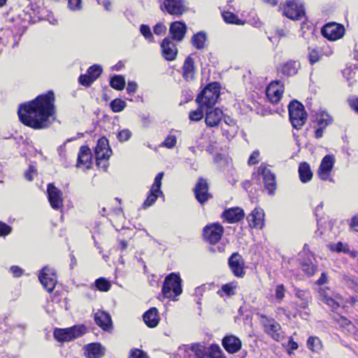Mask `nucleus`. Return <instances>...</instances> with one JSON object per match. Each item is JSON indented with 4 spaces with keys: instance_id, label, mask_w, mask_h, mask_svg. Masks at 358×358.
<instances>
[{
    "instance_id": "f257e3e1",
    "label": "nucleus",
    "mask_w": 358,
    "mask_h": 358,
    "mask_svg": "<svg viewBox=\"0 0 358 358\" xmlns=\"http://www.w3.org/2000/svg\"><path fill=\"white\" fill-rule=\"evenodd\" d=\"M55 113L52 91L40 94L32 101L20 103L17 109L20 121L34 129L49 127L55 120Z\"/></svg>"
},
{
    "instance_id": "f03ea898",
    "label": "nucleus",
    "mask_w": 358,
    "mask_h": 358,
    "mask_svg": "<svg viewBox=\"0 0 358 358\" xmlns=\"http://www.w3.org/2000/svg\"><path fill=\"white\" fill-rule=\"evenodd\" d=\"M184 350L185 356L187 358H220L221 353L218 345H211L210 348H206L199 343L185 346Z\"/></svg>"
},
{
    "instance_id": "7ed1b4c3",
    "label": "nucleus",
    "mask_w": 358,
    "mask_h": 358,
    "mask_svg": "<svg viewBox=\"0 0 358 358\" xmlns=\"http://www.w3.org/2000/svg\"><path fill=\"white\" fill-rule=\"evenodd\" d=\"M220 90L218 83H210L197 95L196 101L201 107L213 108L220 98Z\"/></svg>"
},
{
    "instance_id": "20e7f679",
    "label": "nucleus",
    "mask_w": 358,
    "mask_h": 358,
    "mask_svg": "<svg viewBox=\"0 0 358 358\" xmlns=\"http://www.w3.org/2000/svg\"><path fill=\"white\" fill-rule=\"evenodd\" d=\"M162 294L167 299H176L182 292V280L178 273H171L164 279L162 289Z\"/></svg>"
},
{
    "instance_id": "39448f33",
    "label": "nucleus",
    "mask_w": 358,
    "mask_h": 358,
    "mask_svg": "<svg viewBox=\"0 0 358 358\" xmlns=\"http://www.w3.org/2000/svg\"><path fill=\"white\" fill-rule=\"evenodd\" d=\"M289 120L294 128L300 129L306 122L307 115L304 106L298 101H292L288 106Z\"/></svg>"
},
{
    "instance_id": "423d86ee",
    "label": "nucleus",
    "mask_w": 358,
    "mask_h": 358,
    "mask_svg": "<svg viewBox=\"0 0 358 358\" xmlns=\"http://www.w3.org/2000/svg\"><path fill=\"white\" fill-rule=\"evenodd\" d=\"M85 332L84 325H76L66 329H55L54 337L59 342H68L82 336Z\"/></svg>"
},
{
    "instance_id": "0eeeda50",
    "label": "nucleus",
    "mask_w": 358,
    "mask_h": 358,
    "mask_svg": "<svg viewBox=\"0 0 358 358\" xmlns=\"http://www.w3.org/2000/svg\"><path fill=\"white\" fill-rule=\"evenodd\" d=\"M187 5V0H164L160 9L171 15L181 16L186 13Z\"/></svg>"
},
{
    "instance_id": "6e6552de",
    "label": "nucleus",
    "mask_w": 358,
    "mask_h": 358,
    "mask_svg": "<svg viewBox=\"0 0 358 358\" xmlns=\"http://www.w3.org/2000/svg\"><path fill=\"white\" fill-rule=\"evenodd\" d=\"M335 162L336 158L334 155H327L322 158L317 172V175L320 180L334 182V180L331 178V174Z\"/></svg>"
},
{
    "instance_id": "1a4fd4ad",
    "label": "nucleus",
    "mask_w": 358,
    "mask_h": 358,
    "mask_svg": "<svg viewBox=\"0 0 358 358\" xmlns=\"http://www.w3.org/2000/svg\"><path fill=\"white\" fill-rule=\"evenodd\" d=\"M333 122L332 117L324 110L317 111L315 115V119L313 120V127L315 129V137L320 138L323 136V131L327 126Z\"/></svg>"
},
{
    "instance_id": "9d476101",
    "label": "nucleus",
    "mask_w": 358,
    "mask_h": 358,
    "mask_svg": "<svg viewBox=\"0 0 358 358\" xmlns=\"http://www.w3.org/2000/svg\"><path fill=\"white\" fill-rule=\"evenodd\" d=\"M38 280L48 292H52L54 290L57 282L55 271L48 266H45L41 270Z\"/></svg>"
},
{
    "instance_id": "9b49d317",
    "label": "nucleus",
    "mask_w": 358,
    "mask_h": 358,
    "mask_svg": "<svg viewBox=\"0 0 358 358\" xmlns=\"http://www.w3.org/2000/svg\"><path fill=\"white\" fill-rule=\"evenodd\" d=\"M224 233V228L217 223L206 225L203 229L204 240L211 245L217 243Z\"/></svg>"
},
{
    "instance_id": "f8f14e48",
    "label": "nucleus",
    "mask_w": 358,
    "mask_h": 358,
    "mask_svg": "<svg viewBox=\"0 0 358 358\" xmlns=\"http://www.w3.org/2000/svg\"><path fill=\"white\" fill-rule=\"evenodd\" d=\"M258 173L262 176L264 188L271 195L274 194L276 189V178L275 173L264 164H262L258 169Z\"/></svg>"
},
{
    "instance_id": "ddd939ff",
    "label": "nucleus",
    "mask_w": 358,
    "mask_h": 358,
    "mask_svg": "<svg viewBox=\"0 0 358 358\" xmlns=\"http://www.w3.org/2000/svg\"><path fill=\"white\" fill-rule=\"evenodd\" d=\"M283 15L292 20H299L305 15V9L302 4L295 1H287L284 4Z\"/></svg>"
},
{
    "instance_id": "4468645a",
    "label": "nucleus",
    "mask_w": 358,
    "mask_h": 358,
    "mask_svg": "<svg viewBox=\"0 0 358 358\" xmlns=\"http://www.w3.org/2000/svg\"><path fill=\"white\" fill-rule=\"evenodd\" d=\"M24 31V27H23L21 33H20V31H17L15 34L14 33V30L11 29H0V45L6 46L10 44L13 48L17 46L22 34Z\"/></svg>"
},
{
    "instance_id": "2eb2a0df",
    "label": "nucleus",
    "mask_w": 358,
    "mask_h": 358,
    "mask_svg": "<svg viewBox=\"0 0 358 358\" xmlns=\"http://www.w3.org/2000/svg\"><path fill=\"white\" fill-rule=\"evenodd\" d=\"M229 267L232 273L238 278H243L245 274V262L238 252H234L228 259Z\"/></svg>"
},
{
    "instance_id": "dca6fc26",
    "label": "nucleus",
    "mask_w": 358,
    "mask_h": 358,
    "mask_svg": "<svg viewBox=\"0 0 358 358\" xmlns=\"http://www.w3.org/2000/svg\"><path fill=\"white\" fill-rule=\"evenodd\" d=\"M322 34L326 38L330 41H336L343 36L345 28L340 24L331 22L323 27Z\"/></svg>"
},
{
    "instance_id": "f3484780",
    "label": "nucleus",
    "mask_w": 358,
    "mask_h": 358,
    "mask_svg": "<svg viewBox=\"0 0 358 358\" xmlns=\"http://www.w3.org/2000/svg\"><path fill=\"white\" fill-rule=\"evenodd\" d=\"M209 185L207 180L203 178H199L194 188V193L197 201L201 204H204L210 197L208 192Z\"/></svg>"
},
{
    "instance_id": "a211bd4d",
    "label": "nucleus",
    "mask_w": 358,
    "mask_h": 358,
    "mask_svg": "<svg viewBox=\"0 0 358 358\" xmlns=\"http://www.w3.org/2000/svg\"><path fill=\"white\" fill-rule=\"evenodd\" d=\"M102 67L99 64L91 66L87 71V74L80 76L79 83L83 86H90L101 74Z\"/></svg>"
},
{
    "instance_id": "6ab92c4d",
    "label": "nucleus",
    "mask_w": 358,
    "mask_h": 358,
    "mask_svg": "<svg viewBox=\"0 0 358 358\" xmlns=\"http://www.w3.org/2000/svg\"><path fill=\"white\" fill-rule=\"evenodd\" d=\"M48 198L51 207L55 210H60L63 206L62 192L53 184L50 183L47 189Z\"/></svg>"
},
{
    "instance_id": "aec40b11",
    "label": "nucleus",
    "mask_w": 358,
    "mask_h": 358,
    "mask_svg": "<svg viewBox=\"0 0 358 358\" xmlns=\"http://www.w3.org/2000/svg\"><path fill=\"white\" fill-rule=\"evenodd\" d=\"M162 55L166 61H173L178 55V48L169 38H165L161 43Z\"/></svg>"
},
{
    "instance_id": "412c9836",
    "label": "nucleus",
    "mask_w": 358,
    "mask_h": 358,
    "mask_svg": "<svg viewBox=\"0 0 358 358\" xmlns=\"http://www.w3.org/2000/svg\"><path fill=\"white\" fill-rule=\"evenodd\" d=\"M94 320L95 323L103 331L111 332L113 327L111 317L109 313L98 310L94 314Z\"/></svg>"
},
{
    "instance_id": "4be33fe9",
    "label": "nucleus",
    "mask_w": 358,
    "mask_h": 358,
    "mask_svg": "<svg viewBox=\"0 0 358 358\" xmlns=\"http://www.w3.org/2000/svg\"><path fill=\"white\" fill-rule=\"evenodd\" d=\"M94 153L97 164L102 159H108L112 154V150L109 147L108 141L106 138L102 137L97 141L94 149Z\"/></svg>"
},
{
    "instance_id": "5701e85b",
    "label": "nucleus",
    "mask_w": 358,
    "mask_h": 358,
    "mask_svg": "<svg viewBox=\"0 0 358 358\" xmlns=\"http://www.w3.org/2000/svg\"><path fill=\"white\" fill-rule=\"evenodd\" d=\"M205 122L208 127H217L223 117V112L219 108H207L205 110Z\"/></svg>"
},
{
    "instance_id": "b1692460",
    "label": "nucleus",
    "mask_w": 358,
    "mask_h": 358,
    "mask_svg": "<svg viewBox=\"0 0 358 358\" xmlns=\"http://www.w3.org/2000/svg\"><path fill=\"white\" fill-rule=\"evenodd\" d=\"M284 86L281 82L276 80L270 83L266 89V96L269 101L275 103H278L282 94Z\"/></svg>"
},
{
    "instance_id": "393cba45",
    "label": "nucleus",
    "mask_w": 358,
    "mask_h": 358,
    "mask_svg": "<svg viewBox=\"0 0 358 358\" xmlns=\"http://www.w3.org/2000/svg\"><path fill=\"white\" fill-rule=\"evenodd\" d=\"M264 213L260 208H255L247 217L250 227L262 229L264 224Z\"/></svg>"
},
{
    "instance_id": "a878e982",
    "label": "nucleus",
    "mask_w": 358,
    "mask_h": 358,
    "mask_svg": "<svg viewBox=\"0 0 358 358\" xmlns=\"http://www.w3.org/2000/svg\"><path fill=\"white\" fill-rule=\"evenodd\" d=\"M222 345L229 353L234 354L241 350L242 342L235 336H226L222 339Z\"/></svg>"
},
{
    "instance_id": "bb28decb",
    "label": "nucleus",
    "mask_w": 358,
    "mask_h": 358,
    "mask_svg": "<svg viewBox=\"0 0 358 358\" xmlns=\"http://www.w3.org/2000/svg\"><path fill=\"white\" fill-rule=\"evenodd\" d=\"M85 355L87 358H102L105 348L99 343H92L84 346Z\"/></svg>"
},
{
    "instance_id": "cd10ccee",
    "label": "nucleus",
    "mask_w": 358,
    "mask_h": 358,
    "mask_svg": "<svg viewBox=\"0 0 358 358\" xmlns=\"http://www.w3.org/2000/svg\"><path fill=\"white\" fill-rule=\"evenodd\" d=\"M187 26L185 22L176 21L170 25L169 33L173 40L181 41L185 37Z\"/></svg>"
},
{
    "instance_id": "c85d7f7f",
    "label": "nucleus",
    "mask_w": 358,
    "mask_h": 358,
    "mask_svg": "<svg viewBox=\"0 0 358 358\" xmlns=\"http://www.w3.org/2000/svg\"><path fill=\"white\" fill-rule=\"evenodd\" d=\"M92 152L90 149L85 145L80 147L77 160L78 167L89 169L91 166Z\"/></svg>"
},
{
    "instance_id": "c756f323",
    "label": "nucleus",
    "mask_w": 358,
    "mask_h": 358,
    "mask_svg": "<svg viewBox=\"0 0 358 358\" xmlns=\"http://www.w3.org/2000/svg\"><path fill=\"white\" fill-rule=\"evenodd\" d=\"M222 217L228 223L238 222L243 218L244 211L238 207L229 208L222 213Z\"/></svg>"
},
{
    "instance_id": "7c9ffc66",
    "label": "nucleus",
    "mask_w": 358,
    "mask_h": 358,
    "mask_svg": "<svg viewBox=\"0 0 358 358\" xmlns=\"http://www.w3.org/2000/svg\"><path fill=\"white\" fill-rule=\"evenodd\" d=\"M265 331L275 341H279L284 337L280 325L274 320L264 326Z\"/></svg>"
},
{
    "instance_id": "2f4dec72",
    "label": "nucleus",
    "mask_w": 358,
    "mask_h": 358,
    "mask_svg": "<svg viewBox=\"0 0 358 358\" xmlns=\"http://www.w3.org/2000/svg\"><path fill=\"white\" fill-rule=\"evenodd\" d=\"M143 317L145 324L150 328H154L157 327L159 322L158 310L155 307L151 308L147 310L143 314Z\"/></svg>"
},
{
    "instance_id": "473e14b6",
    "label": "nucleus",
    "mask_w": 358,
    "mask_h": 358,
    "mask_svg": "<svg viewBox=\"0 0 358 358\" xmlns=\"http://www.w3.org/2000/svg\"><path fill=\"white\" fill-rule=\"evenodd\" d=\"M195 66L194 62L192 57L188 56L183 64L182 66V77L186 80H192L194 78Z\"/></svg>"
},
{
    "instance_id": "72a5a7b5",
    "label": "nucleus",
    "mask_w": 358,
    "mask_h": 358,
    "mask_svg": "<svg viewBox=\"0 0 358 358\" xmlns=\"http://www.w3.org/2000/svg\"><path fill=\"white\" fill-rule=\"evenodd\" d=\"M299 175L300 180L303 183L309 182L313 178V172L310 165L307 162H301L299 166Z\"/></svg>"
},
{
    "instance_id": "f704fd0d",
    "label": "nucleus",
    "mask_w": 358,
    "mask_h": 358,
    "mask_svg": "<svg viewBox=\"0 0 358 358\" xmlns=\"http://www.w3.org/2000/svg\"><path fill=\"white\" fill-rule=\"evenodd\" d=\"M206 33L205 31H201L192 36L191 43L196 50H203L206 46Z\"/></svg>"
},
{
    "instance_id": "c9c22d12",
    "label": "nucleus",
    "mask_w": 358,
    "mask_h": 358,
    "mask_svg": "<svg viewBox=\"0 0 358 358\" xmlns=\"http://www.w3.org/2000/svg\"><path fill=\"white\" fill-rule=\"evenodd\" d=\"M295 296L297 298L296 304L301 308H306L308 306L309 299L310 298V292L303 290H296Z\"/></svg>"
},
{
    "instance_id": "e433bc0d",
    "label": "nucleus",
    "mask_w": 358,
    "mask_h": 358,
    "mask_svg": "<svg viewBox=\"0 0 358 358\" xmlns=\"http://www.w3.org/2000/svg\"><path fill=\"white\" fill-rule=\"evenodd\" d=\"M299 63L294 61H289L281 67V72L283 75L287 76H292L297 73Z\"/></svg>"
},
{
    "instance_id": "4c0bfd02",
    "label": "nucleus",
    "mask_w": 358,
    "mask_h": 358,
    "mask_svg": "<svg viewBox=\"0 0 358 358\" xmlns=\"http://www.w3.org/2000/svg\"><path fill=\"white\" fill-rule=\"evenodd\" d=\"M159 196H164L163 192H158L150 188L148 196L143 204V208L145 209L152 206Z\"/></svg>"
},
{
    "instance_id": "58836bf2",
    "label": "nucleus",
    "mask_w": 358,
    "mask_h": 358,
    "mask_svg": "<svg viewBox=\"0 0 358 358\" xmlns=\"http://www.w3.org/2000/svg\"><path fill=\"white\" fill-rule=\"evenodd\" d=\"M110 85L116 90H122L125 87V80L122 76L115 75L110 78Z\"/></svg>"
},
{
    "instance_id": "ea45409f",
    "label": "nucleus",
    "mask_w": 358,
    "mask_h": 358,
    "mask_svg": "<svg viewBox=\"0 0 358 358\" xmlns=\"http://www.w3.org/2000/svg\"><path fill=\"white\" fill-rule=\"evenodd\" d=\"M343 282L350 289L358 292V278L350 275L344 274L342 278Z\"/></svg>"
},
{
    "instance_id": "a19ab883",
    "label": "nucleus",
    "mask_w": 358,
    "mask_h": 358,
    "mask_svg": "<svg viewBox=\"0 0 358 358\" xmlns=\"http://www.w3.org/2000/svg\"><path fill=\"white\" fill-rule=\"evenodd\" d=\"M126 106V102L120 99H115L110 103V108L113 113H120L122 111Z\"/></svg>"
},
{
    "instance_id": "79ce46f5",
    "label": "nucleus",
    "mask_w": 358,
    "mask_h": 358,
    "mask_svg": "<svg viewBox=\"0 0 358 358\" xmlns=\"http://www.w3.org/2000/svg\"><path fill=\"white\" fill-rule=\"evenodd\" d=\"M96 287L101 292H107L111 285L110 282L105 278H99L95 280Z\"/></svg>"
},
{
    "instance_id": "37998d69",
    "label": "nucleus",
    "mask_w": 358,
    "mask_h": 358,
    "mask_svg": "<svg viewBox=\"0 0 358 358\" xmlns=\"http://www.w3.org/2000/svg\"><path fill=\"white\" fill-rule=\"evenodd\" d=\"M206 108L201 107L199 106V108L193 111H191L189 114V118L191 121L198 122L201 120L203 117V114L205 113Z\"/></svg>"
},
{
    "instance_id": "c03bdc74",
    "label": "nucleus",
    "mask_w": 358,
    "mask_h": 358,
    "mask_svg": "<svg viewBox=\"0 0 358 358\" xmlns=\"http://www.w3.org/2000/svg\"><path fill=\"white\" fill-rule=\"evenodd\" d=\"M322 57V55L320 53L317 48H308V60L311 65L319 62Z\"/></svg>"
},
{
    "instance_id": "a18cd8bd",
    "label": "nucleus",
    "mask_w": 358,
    "mask_h": 358,
    "mask_svg": "<svg viewBox=\"0 0 358 358\" xmlns=\"http://www.w3.org/2000/svg\"><path fill=\"white\" fill-rule=\"evenodd\" d=\"M308 348L313 351H318L322 346L321 341L317 337L310 336L307 341Z\"/></svg>"
},
{
    "instance_id": "49530a36",
    "label": "nucleus",
    "mask_w": 358,
    "mask_h": 358,
    "mask_svg": "<svg viewBox=\"0 0 358 358\" xmlns=\"http://www.w3.org/2000/svg\"><path fill=\"white\" fill-rule=\"evenodd\" d=\"M329 248L331 251L336 252H343L345 254L350 252L349 246L347 244L343 243L342 242L331 244Z\"/></svg>"
},
{
    "instance_id": "de8ad7c7",
    "label": "nucleus",
    "mask_w": 358,
    "mask_h": 358,
    "mask_svg": "<svg viewBox=\"0 0 358 358\" xmlns=\"http://www.w3.org/2000/svg\"><path fill=\"white\" fill-rule=\"evenodd\" d=\"M237 287L236 282H230L222 286L221 290L227 296H233L236 293Z\"/></svg>"
},
{
    "instance_id": "09e8293b",
    "label": "nucleus",
    "mask_w": 358,
    "mask_h": 358,
    "mask_svg": "<svg viewBox=\"0 0 358 358\" xmlns=\"http://www.w3.org/2000/svg\"><path fill=\"white\" fill-rule=\"evenodd\" d=\"M222 17L227 23L239 24L241 20L238 18L237 15L231 12L222 13Z\"/></svg>"
},
{
    "instance_id": "8fccbe9b",
    "label": "nucleus",
    "mask_w": 358,
    "mask_h": 358,
    "mask_svg": "<svg viewBox=\"0 0 358 358\" xmlns=\"http://www.w3.org/2000/svg\"><path fill=\"white\" fill-rule=\"evenodd\" d=\"M176 142L177 138L176 136L169 135L168 136H166L165 140L162 143V146L169 149H171L176 145Z\"/></svg>"
},
{
    "instance_id": "3c124183",
    "label": "nucleus",
    "mask_w": 358,
    "mask_h": 358,
    "mask_svg": "<svg viewBox=\"0 0 358 358\" xmlns=\"http://www.w3.org/2000/svg\"><path fill=\"white\" fill-rule=\"evenodd\" d=\"M131 136V132L128 129H124L120 130L117 134V138L120 142H125L130 139Z\"/></svg>"
},
{
    "instance_id": "603ef678",
    "label": "nucleus",
    "mask_w": 358,
    "mask_h": 358,
    "mask_svg": "<svg viewBox=\"0 0 358 358\" xmlns=\"http://www.w3.org/2000/svg\"><path fill=\"white\" fill-rule=\"evenodd\" d=\"M163 176H164L163 172H160L157 174V176L155 178L154 182H153L152 185L151 186V189L157 190L158 192H162L161 190V187H162V180L163 179Z\"/></svg>"
},
{
    "instance_id": "864d4df0",
    "label": "nucleus",
    "mask_w": 358,
    "mask_h": 358,
    "mask_svg": "<svg viewBox=\"0 0 358 358\" xmlns=\"http://www.w3.org/2000/svg\"><path fill=\"white\" fill-rule=\"evenodd\" d=\"M301 268L308 276L313 275L316 271V266L312 263L304 262Z\"/></svg>"
},
{
    "instance_id": "5fc2aeb1",
    "label": "nucleus",
    "mask_w": 358,
    "mask_h": 358,
    "mask_svg": "<svg viewBox=\"0 0 358 358\" xmlns=\"http://www.w3.org/2000/svg\"><path fill=\"white\" fill-rule=\"evenodd\" d=\"M36 173V168L33 165H29V169L24 172V176L27 180L32 181Z\"/></svg>"
},
{
    "instance_id": "6e6d98bb",
    "label": "nucleus",
    "mask_w": 358,
    "mask_h": 358,
    "mask_svg": "<svg viewBox=\"0 0 358 358\" xmlns=\"http://www.w3.org/2000/svg\"><path fill=\"white\" fill-rule=\"evenodd\" d=\"M140 31L141 34L149 41H152L153 39V36L152 34V32L150 31V28L148 25L146 24H141L140 26Z\"/></svg>"
},
{
    "instance_id": "4d7b16f0",
    "label": "nucleus",
    "mask_w": 358,
    "mask_h": 358,
    "mask_svg": "<svg viewBox=\"0 0 358 358\" xmlns=\"http://www.w3.org/2000/svg\"><path fill=\"white\" fill-rule=\"evenodd\" d=\"M285 289L282 285H278L275 289V296L278 302H280L285 297Z\"/></svg>"
},
{
    "instance_id": "13d9d810",
    "label": "nucleus",
    "mask_w": 358,
    "mask_h": 358,
    "mask_svg": "<svg viewBox=\"0 0 358 358\" xmlns=\"http://www.w3.org/2000/svg\"><path fill=\"white\" fill-rule=\"evenodd\" d=\"M129 358H148V357L143 351L134 348L131 350Z\"/></svg>"
},
{
    "instance_id": "bf43d9fd",
    "label": "nucleus",
    "mask_w": 358,
    "mask_h": 358,
    "mask_svg": "<svg viewBox=\"0 0 358 358\" xmlns=\"http://www.w3.org/2000/svg\"><path fill=\"white\" fill-rule=\"evenodd\" d=\"M68 6L73 11L79 10L82 8V0H69Z\"/></svg>"
},
{
    "instance_id": "052dcab7",
    "label": "nucleus",
    "mask_w": 358,
    "mask_h": 358,
    "mask_svg": "<svg viewBox=\"0 0 358 358\" xmlns=\"http://www.w3.org/2000/svg\"><path fill=\"white\" fill-rule=\"evenodd\" d=\"M238 131V127H232L229 129H222V135L227 139L233 138Z\"/></svg>"
},
{
    "instance_id": "680f3d73",
    "label": "nucleus",
    "mask_w": 358,
    "mask_h": 358,
    "mask_svg": "<svg viewBox=\"0 0 358 358\" xmlns=\"http://www.w3.org/2000/svg\"><path fill=\"white\" fill-rule=\"evenodd\" d=\"M259 152L258 150L253 151L249 157L248 164L251 166L257 164L259 162Z\"/></svg>"
},
{
    "instance_id": "e2e57ef3",
    "label": "nucleus",
    "mask_w": 358,
    "mask_h": 358,
    "mask_svg": "<svg viewBox=\"0 0 358 358\" xmlns=\"http://www.w3.org/2000/svg\"><path fill=\"white\" fill-rule=\"evenodd\" d=\"M11 227L4 222H0V236H6L11 232Z\"/></svg>"
},
{
    "instance_id": "0e129e2a",
    "label": "nucleus",
    "mask_w": 358,
    "mask_h": 358,
    "mask_svg": "<svg viewBox=\"0 0 358 358\" xmlns=\"http://www.w3.org/2000/svg\"><path fill=\"white\" fill-rule=\"evenodd\" d=\"M137 84L134 81H129L127 92L128 94H134L137 90Z\"/></svg>"
},
{
    "instance_id": "69168bd1",
    "label": "nucleus",
    "mask_w": 358,
    "mask_h": 358,
    "mask_svg": "<svg viewBox=\"0 0 358 358\" xmlns=\"http://www.w3.org/2000/svg\"><path fill=\"white\" fill-rule=\"evenodd\" d=\"M10 271L13 275L15 278L21 276L23 273V270L17 266H11Z\"/></svg>"
},
{
    "instance_id": "338daca9",
    "label": "nucleus",
    "mask_w": 358,
    "mask_h": 358,
    "mask_svg": "<svg viewBox=\"0 0 358 358\" xmlns=\"http://www.w3.org/2000/svg\"><path fill=\"white\" fill-rule=\"evenodd\" d=\"M166 27L164 24L158 23L154 27L153 31L155 34L161 35L166 31Z\"/></svg>"
},
{
    "instance_id": "774afa93",
    "label": "nucleus",
    "mask_w": 358,
    "mask_h": 358,
    "mask_svg": "<svg viewBox=\"0 0 358 358\" xmlns=\"http://www.w3.org/2000/svg\"><path fill=\"white\" fill-rule=\"evenodd\" d=\"M350 227L355 231H358V214L352 218Z\"/></svg>"
}]
</instances>
